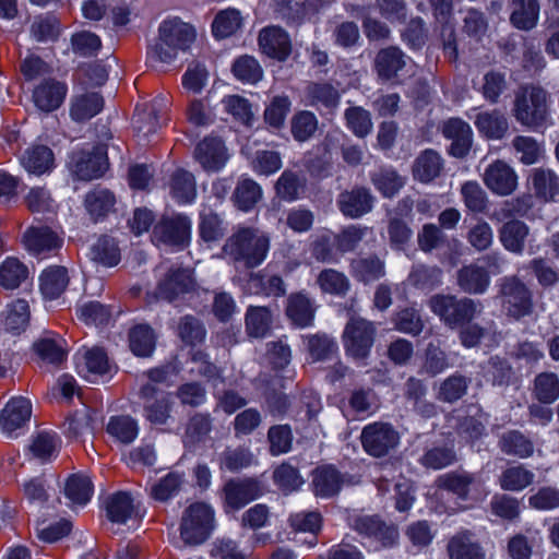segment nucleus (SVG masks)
<instances>
[{"label": "nucleus", "instance_id": "1", "mask_svg": "<svg viewBox=\"0 0 559 559\" xmlns=\"http://www.w3.org/2000/svg\"><path fill=\"white\" fill-rule=\"evenodd\" d=\"M197 33L192 25L179 19L164 21L158 27V38L150 47L147 57L152 61L170 63L180 51H186L195 40Z\"/></svg>", "mask_w": 559, "mask_h": 559}, {"label": "nucleus", "instance_id": "2", "mask_svg": "<svg viewBox=\"0 0 559 559\" xmlns=\"http://www.w3.org/2000/svg\"><path fill=\"white\" fill-rule=\"evenodd\" d=\"M270 238L255 228H240L225 243L224 253L237 265L259 266L267 255Z\"/></svg>", "mask_w": 559, "mask_h": 559}, {"label": "nucleus", "instance_id": "3", "mask_svg": "<svg viewBox=\"0 0 559 559\" xmlns=\"http://www.w3.org/2000/svg\"><path fill=\"white\" fill-rule=\"evenodd\" d=\"M549 93L538 85H525L514 95L512 114L515 120L527 128L536 129L547 123L549 109Z\"/></svg>", "mask_w": 559, "mask_h": 559}, {"label": "nucleus", "instance_id": "4", "mask_svg": "<svg viewBox=\"0 0 559 559\" xmlns=\"http://www.w3.org/2000/svg\"><path fill=\"white\" fill-rule=\"evenodd\" d=\"M215 527V512L204 502L190 504L183 512L180 536L171 540L176 548L204 543Z\"/></svg>", "mask_w": 559, "mask_h": 559}, {"label": "nucleus", "instance_id": "5", "mask_svg": "<svg viewBox=\"0 0 559 559\" xmlns=\"http://www.w3.org/2000/svg\"><path fill=\"white\" fill-rule=\"evenodd\" d=\"M429 308L451 329L469 322L481 312V305L469 298L457 299L451 295H436L429 300Z\"/></svg>", "mask_w": 559, "mask_h": 559}, {"label": "nucleus", "instance_id": "6", "mask_svg": "<svg viewBox=\"0 0 559 559\" xmlns=\"http://www.w3.org/2000/svg\"><path fill=\"white\" fill-rule=\"evenodd\" d=\"M376 326L372 322L353 317L343 332V343L346 354L355 360H365L373 346Z\"/></svg>", "mask_w": 559, "mask_h": 559}, {"label": "nucleus", "instance_id": "7", "mask_svg": "<svg viewBox=\"0 0 559 559\" xmlns=\"http://www.w3.org/2000/svg\"><path fill=\"white\" fill-rule=\"evenodd\" d=\"M191 221L181 214L165 217L153 229L152 240L156 246H165L175 250L186 248L190 241Z\"/></svg>", "mask_w": 559, "mask_h": 559}, {"label": "nucleus", "instance_id": "8", "mask_svg": "<svg viewBox=\"0 0 559 559\" xmlns=\"http://www.w3.org/2000/svg\"><path fill=\"white\" fill-rule=\"evenodd\" d=\"M360 440L369 455L381 457L399 445L400 435L390 424L373 423L362 429Z\"/></svg>", "mask_w": 559, "mask_h": 559}, {"label": "nucleus", "instance_id": "9", "mask_svg": "<svg viewBox=\"0 0 559 559\" xmlns=\"http://www.w3.org/2000/svg\"><path fill=\"white\" fill-rule=\"evenodd\" d=\"M439 486L461 499L481 500L488 491L485 481L477 475L465 471H456L444 474L438 478Z\"/></svg>", "mask_w": 559, "mask_h": 559}, {"label": "nucleus", "instance_id": "10", "mask_svg": "<svg viewBox=\"0 0 559 559\" xmlns=\"http://www.w3.org/2000/svg\"><path fill=\"white\" fill-rule=\"evenodd\" d=\"M500 297L504 311L512 318L520 319L532 312L531 293L523 283L514 277L503 278Z\"/></svg>", "mask_w": 559, "mask_h": 559}, {"label": "nucleus", "instance_id": "11", "mask_svg": "<svg viewBox=\"0 0 559 559\" xmlns=\"http://www.w3.org/2000/svg\"><path fill=\"white\" fill-rule=\"evenodd\" d=\"M483 181L493 194L508 197L518 189L519 176L511 165L497 159L484 170Z\"/></svg>", "mask_w": 559, "mask_h": 559}, {"label": "nucleus", "instance_id": "12", "mask_svg": "<svg viewBox=\"0 0 559 559\" xmlns=\"http://www.w3.org/2000/svg\"><path fill=\"white\" fill-rule=\"evenodd\" d=\"M261 495V486L255 479H231L223 487L224 509L226 512L240 510Z\"/></svg>", "mask_w": 559, "mask_h": 559}, {"label": "nucleus", "instance_id": "13", "mask_svg": "<svg viewBox=\"0 0 559 559\" xmlns=\"http://www.w3.org/2000/svg\"><path fill=\"white\" fill-rule=\"evenodd\" d=\"M78 373L90 382L110 372L111 366L103 348L92 347L80 350L75 355Z\"/></svg>", "mask_w": 559, "mask_h": 559}, {"label": "nucleus", "instance_id": "14", "mask_svg": "<svg viewBox=\"0 0 559 559\" xmlns=\"http://www.w3.org/2000/svg\"><path fill=\"white\" fill-rule=\"evenodd\" d=\"M194 158L205 171L215 173L225 167L229 154L219 138L209 136L197 145Z\"/></svg>", "mask_w": 559, "mask_h": 559}, {"label": "nucleus", "instance_id": "15", "mask_svg": "<svg viewBox=\"0 0 559 559\" xmlns=\"http://www.w3.org/2000/svg\"><path fill=\"white\" fill-rule=\"evenodd\" d=\"M72 170L82 180L96 179L107 169L106 152L102 146H95L92 152L74 153L71 157Z\"/></svg>", "mask_w": 559, "mask_h": 559}, {"label": "nucleus", "instance_id": "16", "mask_svg": "<svg viewBox=\"0 0 559 559\" xmlns=\"http://www.w3.org/2000/svg\"><path fill=\"white\" fill-rule=\"evenodd\" d=\"M32 415L31 402L22 396L12 397L8 401L0 414V426L9 437H16V431L22 429Z\"/></svg>", "mask_w": 559, "mask_h": 559}, {"label": "nucleus", "instance_id": "17", "mask_svg": "<svg viewBox=\"0 0 559 559\" xmlns=\"http://www.w3.org/2000/svg\"><path fill=\"white\" fill-rule=\"evenodd\" d=\"M62 239L47 227H31L23 236L25 249L35 255H47L62 246Z\"/></svg>", "mask_w": 559, "mask_h": 559}, {"label": "nucleus", "instance_id": "18", "mask_svg": "<svg viewBox=\"0 0 559 559\" xmlns=\"http://www.w3.org/2000/svg\"><path fill=\"white\" fill-rule=\"evenodd\" d=\"M259 46L263 53L280 61L285 60L292 51V44L287 33L277 26H269L261 29Z\"/></svg>", "mask_w": 559, "mask_h": 559}, {"label": "nucleus", "instance_id": "19", "mask_svg": "<svg viewBox=\"0 0 559 559\" xmlns=\"http://www.w3.org/2000/svg\"><path fill=\"white\" fill-rule=\"evenodd\" d=\"M408 58L396 47H389L378 52L374 67L378 75L385 81L399 80L405 68Z\"/></svg>", "mask_w": 559, "mask_h": 559}, {"label": "nucleus", "instance_id": "20", "mask_svg": "<svg viewBox=\"0 0 559 559\" xmlns=\"http://www.w3.org/2000/svg\"><path fill=\"white\" fill-rule=\"evenodd\" d=\"M534 195L544 202L559 201V177L548 168H534L528 176Z\"/></svg>", "mask_w": 559, "mask_h": 559}, {"label": "nucleus", "instance_id": "21", "mask_svg": "<svg viewBox=\"0 0 559 559\" xmlns=\"http://www.w3.org/2000/svg\"><path fill=\"white\" fill-rule=\"evenodd\" d=\"M443 135L451 140L450 154L455 157H464L472 145L473 132L468 123L453 118L444 122Z\"/></svg>", "mask_w": 559, "mask_h": 559}, {"label": "nucleus", "instance_id": "22", "mask_svg": "<svg viewBox=\"0 0 559 559\" xmlns=\"http://www.w3.org/2000/svg\"><path fill=\"white\" fill-rule=\"evenodd\" d=\"M67 95V86L55 80H47L37 85L33 92L35 106L45 112L58 109Z\"/></svg>", "mask_w": 559, "mask_h": 559}, {"label": "nucleus", "instance_id": "23", "mask_svg": "<svg viewBox=\"0 0 559 559\" xmlns=\"http://www.w3.org/2000/svg\"><path fill=\"white\" fill-rule=\"evenodd\" d=\"M33 348L38 357L46 364H60L67 357V343L58 334L45 332L33 344Z\"/></svg>", "mask_w": 559, "mask_h": 559}, {"label": "nucleus", "instance_id": "24", "mask_svg": "<svg viewBox=\"0 0 559 559\" xmlns=\"http://www.w3.org/2000/svg\"><path fill=\"white\" fill-rule=\"evenodd\" d=\"M433 15L437 22L441 25V37L443 40L444 49L450 53H456L454 24L452 22V0H430Z\"/></svg>", "mask_w": 559, "mask_h": 559}, {"label": "nucleus", "instance_id": "25", "mask_svg": "<svg viewBox=\"0 0 559 559\" xmlns=\"http://www.w3.org/2000/svg\"><path fill=\"white\" fill-rule=\"evenodd\" d=\"M450 559H485V551L473 534L464 531L455 534L448 544Z\"/></svg>", "mask_w": 559, "mask_h": 559}, {"label": "nucleus", "instance_id": "26", "mask_svg": "<svg viewBox=\"0 0 559 559\" xmlns=\"http://www.w3.org/2000/svg\"><path fill=\"white\" fill-rule=\"evenodd\" d=\"M474 123L480 134L493 140L502 139L509 129L506 115L496 109L478 112Z\"/></svg>", "mask_w": 559, "mask_h": 559}, {"label": "nucleus", "instance_id": "27", "mask_svg": "<svg viewBox=\"0 0 559 559\" xmlns=\"http://www.w3.org/2000/svg\"><path fill=\"white\" fill-rule=\"evenodd\" d=\"M373 198L366 189L344 192L338 198L341 212L352 218L360 217L372 209Z\"/></svg>", "mask_w": 559, "mask_h": 559}, {"label": "nucleus", "instance_id": "28", "mask_svg": "<svg viewBox=\"0 0 559 559\" xmlns=\"http://www.w3.org/2000/svg\"><path fill=\"white\" fill-rule=\"evenodd\" d=\"M166 106V98L163 96L156 97L150 105L143 108L136 107L133 117V128L143 136L154 133L159 127L157 111H160Z\"/></svg>", "mask_w": 559, "mask_h": 559}, {"label": "nucleus", "instance_id": "29", "mask_svg": "<svg viewBox=\"0 0 559 559\" xmlns=\"http://www.w3.org/2000/svg\"><path fill=\"white\" fill-rule=\"evenodd\" d=\"M69 284L68 270L64 266L52 265L45 269L39 276V287L45 298H58Z\"/></svg>", "mask_w": 559, "mask_h": 559}, {"label": "nucleus", "instance_id": "30", "mask_svg": "<svg viewBox=\"0 0 559 559\" xmlns=\"http://www.w3.org/2000/svg\"><path fill=\"white\" fill-rule=\"evenodd\" d=\"M21 163L29 174L40 176L53 168V153L48 146L34 145L25 151Z\"/></svg>", "mask_w": 559, "mask_h": 559}, {"label": "nucleus", "instance_id": "31", "mask_svg": "<svg viewBox=\"0 0 559 559\" xmlns=\"http://www.w3.org/2000/svg\"><path fill=\"white\" fill-rule=\"evenodd\" d=\"M107 516L112 523L126 524L138 518V512L131 496L127 492L112 495L106 504Z\"/></svg>", "mask_w": 559, "mask_h": 559}, {"label": "nucleus", "instance_id": "32", "mask_svg": "<svg viewBox=\"0 0 559 559\" xmlns=\"http://www.w3.org/2000/svg\"><path fill=\"white\" fill-rule=\"evenodd\" d=\"M490 283L488 272L476 264H469L459 271L457 284L468 294H483Z\"/></svg>", "mask_w": 559, "mask_h": 559}, {"label": "nucleus", "instance_id": "33", "mask_svg": "<svg viewBox=\"0 0 559 559\" xmlns=\"http://www.w3.org/2000/svg\"><path fill=\"white\" fill-rule=\"evenodd\" d=\"M442 167L441 156L432 150H426L416 158L413 175L420 182L428 183L440 175Z\"/></svg>", "mask_w": 559, "mask_h": 559}, {"label": "nucleus", "instance_id": "34", "mask_svg": "<svg viewBox=\"0 0 559 559\" xmlns=\"http://www.w3.org/2000/svg\"><path fill=\"white\" fill-rule=\"evenodd\" d=\"M312 486L316 496L329 498L340 491L342 477L332 466L318 467L313 473Z\"/></svg>", "mask_w": 559, "mask_h": 559}, {"label": "nucleus", "instance_id": "35", "mask_svg": "<svg viewBox=\"0 0 559 559\" xmlns=\"http://www.w3.org/2000/svg\"><path fill=\"white\" fill-rule=\"evenodd\" d=\"M530 236V228L520 221H510L500 229V241L510 252L521 254L524 250L525 241Z\"/></svg>", "mask_w": 559, "mask_h": 559}, {"label": "nucleus", "instance_id": "36", "mask_svg": "<svg viewBox=\"0 0 559 559\" xmlns=\"http://www.w3.org/2000/svg\"><path fill=\"white\" fill-rule=\"evenodd\" d=\"M170 193L179 204L192 203L197 198L194 176L183 169L175 171L170 181Z\"/></svg>", "mask_w": 559, "mask_h": 559}, {"label": "nucleus", "instance_id": "37", "mask_svg": "<svg viewBox=\"0 0 559 559\" xmlns=\"http://www.w3.org/2000/svg\"><path fill=\"white\" fill-rule=\"evenodd\" d=\"M354 527L360 534L382 540L384 545H390L397 538V531L394 527L385 526L376 516H359L355 520Z\"/></svg>", "mask_w": 559, "mask_h": 559}, {"label": "nucleus", "instance_id": "38", "mask_svg": "<svg viewBox=\"0 0 559 559\" xmlns=\"http://www.w3.org/2000/svg\"><path fill=\"white\" fill-rule=\"evenodd\" d=\"M29 320V309L27 301L17 299L10 304L7 310L1 314V322L5 331L12 334L23 332Z\"/></svg>", "mask_w": 559, "mask_h": 559}, {"label": "nucleus", "instance_id": "39", "mask_svg": "<svg viewBox=\"0 0 559 559\" xmlns=\"http://www.w3.org/2000/svg\"><path fill=\"white\" fill-rule=\"evenodd\" d=\"M512 24L519 29H532L538 22L539 3L537 0H512Z\"/></svg>", "mask_w": 559, "mask_h": 559}, {"label": "nucleus", "instance_id": "40", "mask_svg": "<svg viewBox=\"0 0 559 559\" xmlns=\"http://www.w3.org/2000/svg\"><path fill=\"white\" fill-rule=\"evenodd\" d=\"M193 287V280L189 270H176L158 285V296L167 300H173L181 293L188 292Z\"/></svg>", "mask_w": 559, "mask_h": 559}, {"label": "nucleus", "instance_id": "41", "mask_svg": "<svg viewBox=\"0 0 559 559\" xmlns=\"http://www.w3.org/2000/svg\"><path fill=\"white\" fill-rule=\"evenodd\" d=\"M156 335L147 324H138L129 332V346L138 357H148L155 349Z\"/></svg>", "mask_w": 559, "mask_h": 559}, {"label": "nucleus", "instance_id": "42", "mask_svg": "<svg viewBox=\"0 0 559 559\" xmlns=\"http://www.w3.org/2000/svg\"><path fill=\"white\" fill-rule=\"evenodd\" d=\"M155 388L151 384L144 385L141 390L142 396L146 399V417L154 424H164L169 416L170 396L168 394H163L154 402H151V399L155 395Z\"/></svg>", "mask_w": 559, "mask_h": 559}, {"label": "nucleus", "instance_id": "43", "mask_svg": "<svg viewBox=\"0 0 559 559\" xmlns=\"http://www.w3.org/2000/svg\"><path fill=\"white\" fill-rule=\"evenodd\" d=\"M286 313L288 318L300 328L311 325L314 319L312 304L304 294H295L288 298Z\"/></svg>", "mask_w": 559, "mask_h": 559}, {"label": "nucleus", "instance_id": "44", "mask_svg": "<svg viewBox=\"0 0 559 559\" xmlns=\"http://www.w3.org/2000/svg\"><path fill=\"white\" fill-rule=\"evenodd\" d=\"M183 483L185 475L182 473L170 472L151 485L150 497L156 501L165 502L179 492Z\"/></svg>", "mask_w": 559, "mask_h": 559}, {"label": "nucleus", "instance_id": "45", "mask_svg": "<svg viewBox=\"0 0 559 559\" xmlns=\"http://www.w3.org/2000/svg\"><path fill=\"white\" fill-rule=\"evenodd\" d=\"M512 147L519 160L524 165L538 163L545 154L542 143L528 135H518L512 140Z\"/></svg>", "mask_w": 559, "mask_h": 559}, {"label": "nucleus", "instance_id": "46", "mask_svg": "<svg viewBox=\"0 0 559 559\" xmlns=\"http://www.w3.org/2000/svg\"><path fill=\"white\" fill-rule=\"evenodd\" d=\"M104 102L99 94L87 93L76 96L71 105V117L76 121H84L96 116L103 108Z\"/></svg>", "mask_w": 559, "mask_h": 559}, {"label": "nucleus", "instance_id": "47", "mask_svg": "<svg viewBox=\"0 0 559 559\" xmlns=\"http://www.w3.org/2000/svg\"><path fill=\"white\" fill-rule=\"evenodd\" d=\"M28 269L19 259L7 258L0 265V286L15 289L27 278Z\"/></svg>", "mask_w": 559, "mask_h": 559}, {"label": "nucleus", "instance_id": "48", "mask_svg": "<svg viewBox=\"0 0 559 559\" xmlns=\"http://www.w3.org/2000/svg\"><path fill=\"white\" fill-rule=\"evenodd\" d=\"M317 284L322 293L334 296H345L350 287L347 276L334 269L321 271L317 277Z\"/></svg>", "mask_w": 559, "mask_h": 559}, {"label": "nucleus", "instance_id": "49", "mask_svg": "<svg viewBox=\"0 0 559 559\" xmlns=\"http://www.w3.org/2000/svg\"><path fill=\"white\" fill-rule=\"evenodd\" d=\"M535 478V474L523 465L511 466L502 472L499 484L503 490L521 491L528 487Z\"/></svg>", "mask_w": 559, "mask_h": 559}, {"label": "nucleus", "instance_id": "50", "mask_svg": "<svg viewBox=\"0 0 559 559\" xmlns=\"http://www.w3.org/2000/svg\"><path fill=\"white\" fill-rule=\"evenodd\" d=\"M272 317L265 307H249L246 313V330L251 337H264L271 328Z\"/></svg>", "mask_w": 559, "mask_h": 559}, {"label": "nucleus", "instance_id": "51", "mask_svg": "<svg viewBox=\"0 0 559 559\" xmlns=\"http://www.w3.org/2000/svg\"><path fill=\"white\" fill-rule=\"evenodd\" d=\"M235 202L242 211H250L262 198L261 187L250 178H241L235 190Z\"/></svg>", "mask_w": 559, "mask_h": 559}, {"label": "nucleus", "instance_id": "52", "mask_svg": "<svg viewBox=\"0 0 559 559\" xmlns=\"http://www.w3.org/2000/svg\"><path fill=\"white\" fill-rule=\"evenodd\" d=\"M66 497L74 504H86L93 493L92 481L87 476L72 475L64 487Z\"/></svg>", "mask_w": 559, "mask_h": 559}, {"label": "nucleus", "instance_id": "53", "mask_svg": "<svg viewBox=\"0 0 559 559\" xmlns=\"http://www.w3.org/2000/svg\"><path fill=\"white\" fill-rule=\"evenodd\" d=\"M91 260L106 267L115 266L120 261V252L117 243L109 238H100L91 248Z\"/></svg>", "mask_w": 559, "mask_h": 559}, {"label": "nucleus", "instance_id": "54", "mask_svg": "<svg viewBox=\"0 0 559 559\" xmlns=\"http://www.w3.org/2000/svg\"><path fill=\"white\" fill-rule=\"evenodd\" d=\"M107 432L121 443H131L139 433L136 421L130 416L111 417L107 425Z\"/></svg>", "mask_w": 559, "mask_h": 559}, {"label": "nucleus", "instance_id": "55", "mask_svg": "<svg viewBox=\"0 0 559 559\" xmlns=\"http://www.w3.org/2000/svg\"><path fill=\"white\" fill-rule=\"evenodd\" d=\"M242 24L240 12L236 9L221 11L215 16L212 29L217 38H226L235 34Z\"/></svg>", "mask_w": 559, "mask_h": 559}, {"label": "nucleus", "instance_id": "56", "mask_svg": "<svg viewBox=\"0 0 559 559\" xmlns=\"http://www.w3.org/2000/svg\"><path fill=\"white\" fill-rule=\"evenodd\" d=\"M377 190L385 198H392L405 185V180L391 168H381L371 176Z\"/></svg>", "mask_w": 559, "mask_h": 559}, {"label": "nucleus", "instance_id": "57", "mask_svg": "<svg viewBox=\"0 0 559 559\" xmlns=\"http://www.w3.org/2000/svg\"><path fill=\"white\" fill-rule=\"evenodd\" d=\"M60 444L61 440L56 432L40 431L34 437L29 450L35 457L46 460L56 455Z\"/></svg>", "mask_w": 559, "mask_h": 559}, {"label": "nucleus", "instance_id": "58", "mask_svg": "<svg viewBox=\"0 0 559 559\" xmlns=\"http://www.w3.org/2000/svg\"><path fill=\"white\" fill-rule=\"evenodd\" d=\"M534 394L542 403H554L559 397V378L557 374L544 372L537 376L535 379Z\"/></svg>", "mask_w": 559, "mask_h": 559}, {"label": "nucleus", "instance_id": "59", "mask_svg": "<svg viewBox=\"0 0 559 559\" xmlns=\"http://www.w3.org/2000/svg\"><path fill=\"white\" fill-rule=\"evenodd\" d=\"M115 195L106 189H95L87 193L85 206L94 217H100L110 212L115 205Z\"/></svg>", "mask_w": 559, "mask_h": 559}, {"label": "nucleus", "instance_id": "60", "mask_svg": "<svg viewBox=\"0 0 559 559\" xmlns=\"http://www.w3.org/2000/svg\"><path fill=\"white\" fill-rule=\"evenodd\" d=\"M307 97L312 106L333 108L338 104L337 91L328 83H312L307 87Z\"/></svg>", "mask_w": 559, "mask_h": 559}, {"label": "nucleus", "instance_id": "61", "mask_svg": "<svg viewBox=\"0 0 559 559\" xmlns=\"http://www.w3.org/2000/svg\"><path fill=\"white\" fill-rule=\"evenodd\" d=\"M235 76L249 84L259 82L263 76V71L258 60L251 56H241L233 64Z\"/></svg>", "mask_w": 559, "mask_h": 559}, {"label": "nucleus", "instance_id": "62", "mask_svg": "<svg viewBox=\"0 0 559 559\" xmlns=\"http://www.w3.org/2000/svg\"><path fill=\"white\" fill-rule=\"evenodd\" d=\"M353 274L361 282L369 283L384 275L383 262L378 258L358 259L352 263Z\"/></svg>", "mask_w": 559, "mask_h": 559}, {"label": "nucleus", "instance_id": "63", "mask_svg": "<svg viewBox=\"0 0 559 559\" xmlns=\"http://www.w3.org/2000/svg\"><path fill=\"white\" fill-rule=\"evenodd\" d=\"M317 129L318 119L311 111H299L292 119V133L295 140L299 142L309 140Z\"/></svg>", "mask_w": 559, "mask_h": 559}, {"label": "nucleus", "instance_id": "64", "mask_svg": "<svg viewBox=\"0 0 559 559\" xmlns=\"http://www.w3.org/2000/svg\"><path fill=\"white\" fill-rule=\"evenodd\" d=\"M461 194L465 206L475 213L486 210L488 203L487 193L477 181H467L461 187Z\"/></svg>", "mask_w": 559, "mask_h": 559}]
</instances>
